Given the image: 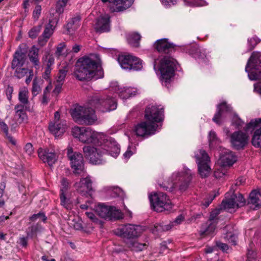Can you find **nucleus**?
I'll return each instance as SVG.
<instances>
[{"instance_id":"obj_24","label":"nucleus","mask_w":261,"mask_h":261,"mask_svg":"<svg viewBox=\"0 0 261 261\" xmlns=\"http://www.w3.org/2000/svg\"><path fill=\"white\" fill-rule=\"evenodd\" d=\"M237 161V156L231 151L225 149L218 160L219 164L223 167H230Z\"/></svg>"},{"instance_id":"obj_47","label":"nucleus","mask_w":261,"mask_h":261,"mask_svg":"<svg viewBox=\"0 0 261 261\" xmlns=\"http://www.w3.org/2000/svg\"><path fill=\"white\" fill-rule=\"evenodd\" d=\"M225 167L221 166L215 171L214 176L216 178L221 179L226 175L227 170Z\"/></svg>"},{"instance_id":"obj_62","label":"nucleus","mask_w":261,"mask_h":261,"mask_svg":"<svg viewBox=\"0 0 261 261\" xmlns=\"http://www.w3.org/2000/svg\"><path fill=\"white\" fill-rule=\"evenodd\" d=\"M13 92V88L11 86H8L6 89V95L9 100L12 99V94Z\"/></svg>"},{"instance_id":"obj_28","label":"nucleus","mask_w":261,"mask_h":261,"mask_svg":"<svg viewBox=\"0 0 261 261\" xmlns=\"http://www.w3.org/2000/svg\"><path fill=\"white\" fill-rule=\"evenodd\" d=\"M184 219V216L182 215H180L174 221L171 222L169 224L164 225L163 224H156L154 226V228L158 232L167 231L170 229L173 226L181 223Z\"/></svg>"},{"instance_id":"obj_1","label":"nucleus","mask_w":261,"mask_h":261,"mask_svg":"<svg viewBox=\"0 0 261 261\" xmlns=\"http://www.w3.org/2000/svg\"><path fill=\"white\" fill-rule=\"evenodd\" d=\"M73 136L86 144H93L95 147L84 146L85 156L94 165L101 164L105 162L104 156L110 155L116 158L119 154V145L112 138L102 133L94 131L90 127L74 126L72 129Z\"/></svg>"},{"instance_id":"obj_26","label":"nucleus","mask_w":261,"mask_h":261,"mask_svg":"<svg viewBox=\"0 0 261 261\" xmlns=\"http://www.w3.org/2000/svg\"><path fill=\"white\" fill-rule=\"evenodd\" d=\"M94 28L96 32H109L110 31L109 16L105 15L99 17L95 24Z\"/></svg>"},{"instance_id":"obj_35","label":"nucleus","mask_w":261,"mask_h":261,"mask_svg":"<svg viewBox=\"0 0 261 261\" xmlns=\"http://www.w3.org/2000/svg\"><path fill=\"white\" fill-rule=\"evenodd\" d=\"M189 54H191L194 58L203 59L205 57V50L201 48L197 45L192 46L189 50Z\"/></svg>"},{"instance_id":"obj_4","label":"nucleus","mask_w":261,"mask_h":261,"mask_svg":"<svg viewBox=\"0 0 261 261\" xmlns=\"http://www.w3.org/2000/svg\"><path fill=\"white\" fill-rule=\"evenodd\" d=\"M89 106L88 107L77 106L71 111V115L76 123L92 125L97 121V117L93 107Z\"/></svg>"},{"instance_id":"obj_22","label":"nucleus","mask_w":261,"mask_h":261,"mask_svg":"<svg viewBox=\"0 0 261 261\" xmlns=\"http://www.w3.org/2000/svg\"><path fill=\"white\" fill-rule=\"evenodd\" d=\"M103 3L109 2L112 12H122L129 8L134 0H101Z\"/></svg>"},{"instance_id":"obj_13","label":"nucleus","mask_w":261,"mask_h":261,"mask_svg":"<svg viewBox=\"0 0 261 261\" xmlns=\"http://www.w3.org/2000/svg\"><path fill=\"white\" fill-rule=\"evenodd\" d=\"M97 214L106 220H118L123 218L121 211L115 206L99 203L95 207Z\"/></svg>"},{"instance_id":"obj_31","label":"nucleus","mask_w":261,"mask_h":261,"mask_svg":"<svg viewBox=\"0 0 261 261\" xmlns=\"http://www.w3.org/2000/svg\"><path fill=\"white\" fill-rule=\"evenodd\" d=\"M154 47L159 52H165L169 48L173 47V44L164 38L158 40L154 43Z\"/></svg>"},{"instance_id":"obj_63","label":"nucleus","mask_w":261,"mask_h":261,"mask_svg":"<svg viewBox=\"0 0 261 261\" xmlns=\"http://www.w3.org/2000/svg\"><path fill=\"white\" fill-rule=\"evenodd\" d=\"M92 202L91 200L87 201L85 204L80 205V207L82 209L87 210L89 207L92 208Z\"/></svg>"},{"instance_id":"obj_54","label":"nucleus","mask_w":261,"mask_h":261,"mask_svg":"<svg viewBox=\"0 0 261 261\" xmlns=\"http://www.w3.org/2000/svg\"><path fill=\"white\" fill-rule=\"evenodd\" d=\"M109 190L110 191H112V197L122 196H123V192L119 188L110 187Z\"/></svg>"},{"instance_id":"obj_48","label":"nucleus","mask_w":261,"mask_h":261,"mask_svg":"<svg viewBox=\"0 0 261 261\" xmlns=\"http://www.w3.org/2000/svg\"><path fill=\"white\" fill-rule=\"evenodd\" d=\"M85 215L93 223L100 225H102L101 221L97 218L93 212L87 211L85 213Z\"/></svg>"},{"instance_id":"obj_2","label":"nucleus","mask_w":261,"mask_h":261,"mask_svg":"<svg viewBox=\"0 0 261 261\" xmlns=\"http://www.w3.org/2000/svg\"><path fill=\"white\" fill-rule=\"evenodd\" d=\"M164 119V109L161 106H148L145 112V121L138 124L135 131L138 136L146 137L153 135L161 125L157 123Z\"/></svg>"},{"instance_id":"obj_15","label":"nucleus","mask_w":261,"mask_h":261,"mask_svg":"<svg viewBox=\"0 0 261 261\" xmlns=\"http://www.w3.org/2000/svg\"><path fill=\"white\" fill-rule=\"evenodd\" d=\"M68 157L70 161V164L73 172L75 174L85 176L83 157L81 153L73 152L71 147L68 148Z\"/></svg>"},{"instance_id":"obj_59","label":"nucleus","mask_w":261,"mask_h":261,"mask_svg":"<svg viewBox=\"0 0 261 261\" xmlns=\"http://www.w3.org/2000/svg\"><path fill=\"white\" fill-rule=\"evenodd\" d=\"M162 4L166 8H169L177 3V0H162Z\"/></svg>"},{"instance_id":"obj_16","label":"nucleus","mask_w":261,"mask_h":261,"mask_svg":"<svg viewBox=\"0 0 261 261\" xmlns=\"http://www.w3.org/2000/svg\"><path fill=\"white\" fill-rule=\"evenodd\" d=\"M59 72L55 82V88L52 92V96L56 97L61 91L62 85L69 68V65L66 62L60 64Z\"/></svg>"},{"instance_id":"obj_9","label":"nucleus","mask_w":261,"mask_h":261,"mask_svg":"<svg viewBox=\"0 0 261 261\" xmlns=\"http://www.w3.org/2000/svg\"><path fill=\"white\" fill-rule=\"evenodd\" d=\"M245 70L250 80L261 79V53L253 51L249 59Z\"/></svg>"},{"instance_id":"obj_6","label":"nucleus","mask_w":261,"mask_h":261,"mask_svg":"<svg viewBox=\"0 0 261 261\" xmlns=\"http://www.w3.org/2000/svg\"><path fill=\"white\" fill-rule=\"evenodd\" d=\"M193 178V173L192 171L187 168H184V170L181 172H174L171 177V180L172 185L170 188L166 187V190L169 189L172 190L177 188L181 191H185L188 187Z\"/></svg>"},{"instance_id":"obj_33","label":"nucleus","mask_w":261,"mask_h":261,"mask_svg":"<svg viewBox=\"0 0 261 261\" xmlns=\"http://www.w3.org/2000/svg\"><path fill=\"white\" fill-rule=\"evenodd\" d=\"M15 116L19 123L26 121L28 116L24 110V107L22 105H17L15 107Z\"/></svg>"},{"instance_id":"obj_58","label":"nucleus","mask_w":261,"mask_h":261,"mask_svg":"<svg viewBox=\"0 0 261 261\" xmlns=\"http://www.w3.org/2000/svg\"><path fill=\"white\" fill-rule=\"evenodd\" d=\"M41 7L40 5H37L33 11V16L34 19H37L40 15Z\"/></svg>"},{"instance_id":"obj_21","label":"nucleus","mask_w":261,"mask_h":261,"mask_svg":"<svg viewBox=\"0 0 261 261\" xmlns=\"http://www.w3.org/2000/svg\"><path fill=\"white\" fill-rule=\"evenodd\" d=\"M74 187L76 191L81 195H90L92 190V181L90 176L86 175L85 177H82L79 182L75 183Z\"/></svg>"},{"instance_id":"obj_18","label":"nucleus","mask_w":261,"mask_h":261,"mask_svg":"<svg viewBox=\"0 0 261 261\" xmlns=\"http://www.w3.org/2000/svg\"><path fill=\"white\" fill-rule=\"evenodd\" d=\"M249 136L246 133L237 131L230 136V142L234 148L237 150L243 148L248 143Z\"/></svg>"},{"instance_id":"obj_43","label":"nucleus","mask_w":261,"mask_h":261,"mask_svg":"<svg viewBox=\"0 0 261 261\" xmlns=\"http://www.w3.org/2000/svg\"><path fill=\"white\" fill-rule=\"evenodd\" d=\"M260 41V40L254 36L248 39V51L252 50L255 46Z\"/></svg>"},{"instance_id":"obj_25","label":"nucleus","mask_w":261,"mask_h":261,"mask_svg":"<svg viewBox=\"0 0 261 261\" xmlns=\"http://www.w3.org/2000/svg\"><path fill=\"white\" fill-rule=\"evenodd\" d=\"M231 111V107L225 102H223L217 106V112L215 114L213 120L218 124L221 123V119L226 117V114Z\"/></svg>"},{"instance_id":"obj_45","label":"nucleus","mask_w":261,"mask_h":261,"mask_svg":"<svg viewBox=\"0 0 261 261\" xmlns=\"http://www.w3.org/2000/svg\"><path fill=\"white\" fill-rule=\"evenodd\" d=\"M259 126L261 127V118L253 119L246 125V130H248L250 128H256Z\"/></svg>"},{"instance_id":"obj_14","label":"nucleus","mask_w":261,"mask_h":261,"mask_svg":"<svg viewBox=\"0 0 261 261\" xmlns=\"http://www.w3.org/2000/svg\"><path fill=\"white\" fill-rule=\"evenodd\" d=\"M117 60L121 67L126 70L138 71L143 68L142 60L131 55H120Z\"/></svg>"},{"instance_id":"obj_36","label":"nucleus","mask_w":261,"mask_h":261,"mask_svg":"<svg viewBox=\"0 0 261 261\" xmlns=\"http://www.w3.org/2000/svg\"><path fill=\"white\" fill-rule=\"evenodd\" d=\"M141 38L140 34H128L126 37L128 43L134 47L139 46Z\"/></svg>"},{"instance_id":"obj_29","label":"nucleus","mask_w":261,"mask_h":261,"mask_svg":"<svg viewBox=\"0 0 261 261\" xmlns=\"http://www.w3.org/2000/svg\"><path fill=\"white\" fill-rule=\"evenodd\" d=\"M244 128L246 132L255 130L251 140L252 144L255 147H261V126L248 130H246V126Z\"/></svg>"},{"instance_id":"obj_12","label":"nucleus","mask_w":261,"mask_h":261,"mask_svg":"<svg viewBox=\"0 0 261 261\" xmlns=\"http://www.w3.org/2000/svg\"><path fill=\"white\" fill-rule=\"evenodd\" d=\"M194 158L198 166V171L202 177H207L211 172L210 159L205 150L200 149L195 152Z\"/></svg>"},{"instance_id":"obj_39","label":"nucleus","mask_w":261,"mask_h":261,"mask_svg":"<svg viewBox=\"0 0 261 261\" xmlns=\"http://www.w3.org/2000/svg\"><path fill=\"white\" fill-rule=\"evenodd\" d=\"M29 92L28 89L24 87L21 89L18 94V99L24 106L29 103Z\"/></svg>"},{"instance_id":"obj_8","label":"nucleus","mask_w":261,"mask_h":261,"mask_svg":"<svg viewBox=\"0 0 261 261\" xmlns=\"http://www.w3.org/2000/svg\"><path fill=\"white\" fill-rule=\"evenodd\" d=\"M144 230L140 225L127 224L122 225L114 230L115 234L122 238L125 243L138 238Z\"/></svg>"},{"instance_id":"obj_53","label":"nucleus","mask_w":261,"mask_h":261,"mask_svg":"<svg viewBox=\"0 0 261 261\" xmlns=\"http://www.w3.org/2000/svg\"><path fill=\"white\" fill-rule=\"evenodd\" d=\"M6 188L5 182L0 183V207H3L5 205V200L3 197L4 190Z\"/></svg>"},{"instance_id":"obj_52","label":"nucleus","mask_w":261,"mask_h":261,"mask_svg":"<svg viewBox=\"0 0 261 261\" xmlns=\"http://www.w3.org/2000/svg\"><path fill=\"white\" fill-rule=\"evenodd\" d=\"M40 90V86L38 85L36 79H34L32 89V93L33 96H36L39 93Z\"/></svg>"},{"instance_id":"obj_19","label":"nucleus","mask_w":261,"mask_h":261,"mask_svg":"<svg viewBox=\"0 0 261 261\" xmlns=\"http://www.w3.org/2000/svg\"><path fill=\"white\" fill-rule=\"evenodd\" d=\"M218 214V211L216 212H213L211 214L210 219L201 226L199 230L201 236L214 235L217 225V222L215 218Z\"/></svg>"},{"instance_id":"obj_57","label":"nucleus","mask_w":261,"mask_h":261,"mask_svg":"<svg viewBox=\"0 0 261 261\" xmlns=\"http://www.w3.org/2000/svg\"><path fill=\"white\" fill-rule=\"evenodd\" d=\"M219 195V193L218 192H215L212 194H211L209 197H208V198L207 199L205 200V201H204V203H203V205L207 207L212 202V201L214 200V199L218 195Z\"/></svg>"},{"instance_id":"obj_44","label":"nucleus","mask_w":261,"mask_h":261,"mask_svg":"<svg viewBox=\"0 0 261 261\" xmlns=\"http://www.w3.org/2000/svg\"><path fill=\"white\" fill-rule=\"evenodd\" d=\"M55 54L58 57L66 56L67 54L66 44L64 42H62L58 45Z\"/></svg>"},{"instance_id":"obj_41","label":"nucleus","mask_w":261,"mask_h":261,"mask_svg":"<svg viewBox=\"0 0 261 261\" xmlns=\"http://www.w3.org/2000/svg\"><path fill=\"white\" fill-rule=\"evenodd\" d=\"M38 49L35 46L31 47L29 53L30 60L35 65H37L38 64Z\"/></svg>"},{"instance_id":"obj_11","label":"nucleus","mask_w":261,"mask_h":261,"mask_svg":"<svg viewBox=\"0 0 261 261\" xmlns=\"http://www.w3.org/2000/svg\"><path fill=\"white\" fill-rule=\"evenodd\" d=\"M245 199L241 194L227 193L225 197L221 203V208L232 213L239 207L245 205Z\"/></svg>"},{"instance_id":"obj_49","label":"nucleus","mask_w":261,"mask_h":261,"mask_svg":"<svg viewBox=\"0 0 261 261\" xmlns=\"http://www.w3.org/2000/svg\"><path fill=\"white\" fill-rule=\"evenodd\" d=\"M38 219H40L43 222H45L47 220V217L42 212H39L38 214L33 215L30 219L32 221H35Z\"/></svg>"},{"instance_id":"obj_61","label":"nucleus","mask_w":261,"mask_h":261,"mask_svg":"<svg viewBox=\"0 0 261 261\" xmlns=\"http://www.w3.org/2000/svg\"><path fill=\"white\" fill-rule=\"evenodd\" d=\"M24 150L25 152L29 155H31L34 152L33 145L30 143H28L25 145Z\"/></svg>"},{"instance_id":"obj_56","label":"nucleus","mask_w":261,"mask_h":261,"mask_svg":"<svg viewBox=\"0 0 261 261\" xmlns=\"http://www.w3.org/2000/svg\"><path fill=\"white\" fill-rule=\"evenodd\" d=\"M226 238L228 240L229 243L232 245H236L237 241V237L231 233H228L226 234Z\"/></svg>"},{"instance_id":"obj_17","label":"nucleus","mask_w":261,"mask_h":261,"mask_svg":"<svg viewBox=\"0 0 261 261\" xmlns=\"http://www.w3.org/2000/svg\"><path fill=\"white\" fill-rule=\"evenodd\" d=\"M110 89L111 91L118 94L119 97L123 99H126L135 96L138 93L137 89L134 87L120 88L117 82H111Z\"/></svg>"},{"instance_id":"obj_46","label":"nucleus","mask_w":261,"mask_h":261,"mask_svg":"<svg viewBox=\"0 0 261 261\" xmlns=\"http://www.w3.org/2000/svg\"><path fill=\"white\" fill-rule=\"evenodd\" d=\"M15 72V76L18 79H21L27 74L29 72V70L25 68H21L20 67H17Z\"/></svg>"},{"instance_id":"obj_51","label":"nucleus","mask_w":261,"mask_h":261,"mask_svg":"<svg viewBox=\"0 0 261 261\" xmlns=\"http://www.w3.org/2000/svg\"><path fill=\"white\" fill-rule=\"evenodd\" d=\"M42 227L39 225V224L34 225L29 228V230L27 233V235L28 236H32L37 231H40Z\"/></svg>"},{"instance_id":"obj_27","label":"nucleus","mask_w":261,"mask_h":261,"mask_svg":"<svg viewBox=\"0 0 261 261\" xmlns=\"http://www.w3.org/2000/svg\"><path fill=\"white\" fill-rule=\"evenodd\" d=\"M68 186L69 182L68 180L65 178H63L61 181L60 194L61 202L62 205H63L67 209L70 208L71 207L69 203V200L67 199L65 197V193L68 189Z\"/></svg>"},{"instance_id":"obj_3","label":"nucleus","mask_w":261,"mask_h":261,"mask_svg":"<svg viewBox=\"0 0 261 261\" xmlns=\"http://www.w3.org/2000/svg\"><path fill=\"white\" fill-rule=\"evenodd\" d=\"M74 76L81 81H89L103 77V71L99 63L87 56L80 58L77 61Z\"/></svg>"},{"instance_id":"obj_55","label":"nucleus","mask_w":261,"mask_h":261,"mask_svg":"<svg viewBox=\"0 0 261 261\" xmlns=\"http://www.w3.org/2000/svg\"><path fill=\"white\" fill-rule=\"evenodd\" d=\"M232 125L235 126L237 129H239L242 128L244 122L238 116H236L232 122Z\"/></svg>"},{"instance_id":"obj_10","label":"nucleus","mask_w":261,"mask_h":261,"mask_svg":"<svg viewBox=\"0 0 261 261\" xmlns=\"http://www.w3.org/2000/svg\"><path fill=\"white\" fill-rule=\"evenodd\" d=\"M149 199L153 208L157 212L170 211L172 208L173 204L165 193H154L149 195Z\"/></svg>"},{"instance_id":"obj_34","label":"nucleus","mask_w":261,"mask_h":261,"mask_svg":"<svg viewBox=\"0 0 261 261\" xmlns=\"http://www.w3.org/2000/svg\"><path fill=\"white\" fill-rule=\"evenodd\" d=\"M81 18L79 16L74 17L66 25V29L69 32H75L80 26Z\"/></svg>"},{"instance_id":"obj_30","label":"nucleus","mask_w":261,"mask_h":261,"mask_svg":"<svg viewBox=\"0 0 261 261\" xmlns=\"http://www.w3.org/2000/svg\"><path fill=\"white\" fill-rule=\"evenodd\" d=\"M25 60V54L21 51L15 52L14 59L12 63V68L15 69L17 67H21L24 63Z\"/></svg>"},{"instance_id":"obj_20","label":"nucleus","mask_w":261,"mask_h":261,"mask_svg":"<svg viewBox=\"0 0 261 261\" xmlns=\"http://www.w3.org/2000/svg\"><path fill=\"white\" fill-rule=\"evenodd\" d=\"M69 0H58L55 12L50 14V30L54 31L59 20L60 16L64 11Z\"/></svg>"},{"instance_id":"obj_7","label":"nucleus","mask_w":261,"mask_h":261,"mask_svg":"<svg viewBox=\"0 0 261 261\" xmlns=\"http://www.w3.org/2000/svg\"><path fill=\"white\" fill-rule=\"evenodd\" d=\"M89 105L101 112L114 110L117 108V102L114 97L110 95L92 97L89 100Z\"/></svg>"},{"instance_id":"obj_42","label":"nucleus","mask_w":261,"mask_h":261,"mask_svg":"<svg viewBox=\"0 0 261 261\" xmlns=\"http://www.w3.org/2000/svg\"><path fill=\"white\" fill-rule=\"evenodd\" d=\"M185 4L189 6H204L207 3L204 0H184Z\"/></svg>"},{"instance_id":"obj_60","label":"nucleus","mask_w":261,"mask_h":261,"mask_svg":"<svg viewBox=\"0 0 261 261\" xmlns=\"http://www.w3.org/2000/svg\"><path fill=\"white\" fill-rule=\"evenodd\" d=\"M134 149L132 147L129 146L126 152L123 154L124 158L126 159H129L134 154Z\"/></svg>"},{"instance_id":"obj_50","label":"nucleus","mask_w":261,"mask_h":261,"mask_svg":"<svg viewBox=\"0 0 261 261\" xmlns=\"http://www.w3.org/2000/svg\"><path fill=\"white\" fill-rule=\"evenodd\" d=\"M49 86H47L43 92V94L40 99L41 102L43 105H47L48 103V99L49 97Z\"/></svg>"},{"instance_id":"obj_23","label":"nucleus","mask_w":261,"mask_h":261,"mask_svg":"<svg viewBox=\"0 0 261 261\" xmlns=\"http://www.w3.org/2000/svg\"><path fill=\"white\" fill-rule=\"evenodd\" d=\"M55 122L50 125V132H51L55 136V137H59L64 134L66 131L67 126L66 121L62 120L60 123H57V121L59 120L60 115L59 112H56L54 115Z\"/></svg>"},{"instance_id":"obj_40","label":"nucleus","mask_w":261,"mask_h":261,"mask_svg":"<svg viewBox=\"0 0 261 261\" xmlns=\"http://www.w3.org/2000/svg\"><path fill=\"white\" fill-rule=\"evenodd\" d=\"M38 154L40 159L43 163L49 165V152L47 148H39L38 150Z\"/></svg>"},{"instance_id":"obj_38","label":"nucleus","mask_w":261,"mask_h":261,"mask_svg":"<svg viewBox=\"0 0 261 261\" xmlns=\"http://www.w3.org/2000/svg\"><path fill=\"white\" fill-rule=\"evenodd\" d=\"M208 141L210 147L211 148L217 147L221 142L220 139L217 137L216 133L213 130H211L209 133Z\"/></svg>"},{"instance_id":"obj_32","label":"nucleus","mask_w":261,"mask_h":261,"mask_svg":"<svg viewBox=\"0 0 261 261\" xmlns=\"http://www.w3.org/2000/svg\"><path fill=\"white\" fill-rule=\"evenodd\" d=\"M261 192L257 191L256 190L252 191L250 195L248 200L249 204H252L254 205L255 207L254 208H258L261 204Z\"/></svg>"},{"instance_id":"obj_37","label":"nucleus","mask_w":261,"mask_h":261,"mask_svg":"<svg viewBox=\"0 0 261 261\" xmlns=\"http://www.w3.org/2000/svg\"><path fill=\"white\" fill-rule=\"evenodd\" d=\"M125 244L131 250L135 251H141L145 247V244L138 243L135 239L127 241Z\"/></svg>"},{"instance_id":"obj_5","label":"nucleus","mask_w":261,"mask_h":261,"mask_svg":"<svg viewBox=\"0 0 261 261\" xmlns=\"http://www.w3.org/2000/svg\"><path fill=\"white\" fill-rule=\"evenodd\" d=\"M176 65V60L170 57H165L160 62L159 71L161 74L160 80L162 85L167 86L174 75Z\"/></svg>"},{"instance_id":"obj_64","label":"nucleus","mask_w":261,"mask_h":261,"mask_svg":"<svg viewBox=\"0 0 261 261\" xmlns=\"http://www.w3.org/2000/svg\"><path fill=\"white\" fill-rule=\"evenodd\" d=\"M217 246L223 251H227L229 248L227 244L221 242L217 243Z\"/></svg>"}]
</instances>
